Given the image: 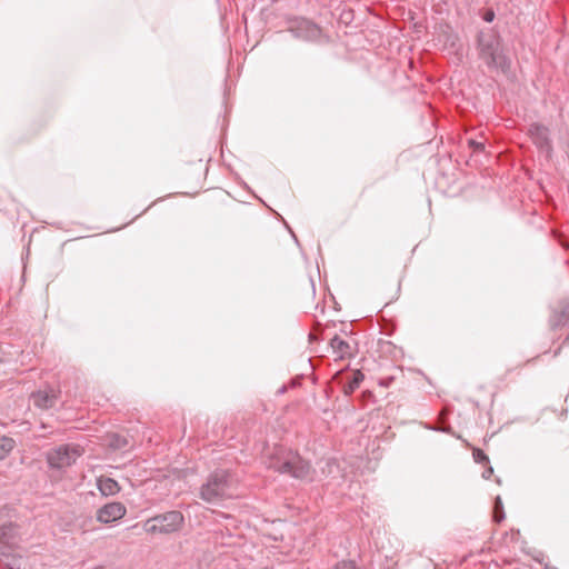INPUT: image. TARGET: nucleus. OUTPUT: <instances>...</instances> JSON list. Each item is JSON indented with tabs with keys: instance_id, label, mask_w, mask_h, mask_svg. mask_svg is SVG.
<instances>
[{
	"instance_id": "f257e3e1",
	"label": "nucleus",
	"mask_w": 569,
	"mask_h": 569,
	"mask_svg": "<svg viewBox=\"0 0 569 569\" xmlns=\"http://www.w3.org/2000/svg\"><path fill=\"white\" fill-rule=\"evenodd\" d=\"M238 479L227 470L213 472L208 481L201 487L200 496L203 500L212 502L223 498L236 496Z\"/></svg>"
},
{
	"instance_id": "f03ea898",
	"label": "nucleus",
	"mask_w": 569,
	"mask_h": 569,
	"mask_svg": "<svg viewBox=\"0 0 569 569\" xmlns=\"http://www.w3.org/2000/svg\"><path fill=\"white\" fill-rule=\"evenodd\" d=\"M270 467L299 479H305L310 475V465L293 452H282L281 457L270 462Z\"/></svg>"
},
{
	"instance_id": "7ed1b4c3",
	"label": "nucleus",
	"mask_w": 569,
	"mask_h": 569,
	"mask_svg": "<svg viewBox=\"0 0 569 569\" xmlns=\"http://www.w3.org/2000/svg\"><path fill=\"white\" fill-rule=\"evenodd\" d=\"M83 452L80 445L59 446L47 453V462L52 469L63 470L71 467Z\"/></svg>"
},
{
	"instance_id": "20e7f679",
	"label": "nucleus",
	"mask_w": 569,
	"mask_h": 569,
	"mask_svg": "<svg viewBox=\"0 0 569 569\" xmlns=\"http://www.w3.org/2000/svg\"><path fill=\"white\" fill-rule=\"evenodd\" d=\"M184 518L179 511H169L146 521L144 530L148 533H172L180 530Z\"/></svg>"
},
{
	"instance_id": "39448f33",
	"label": "nucleus",
	"mask_w": 569,
	"mask_h": 569,
	"mask_svg": "<svg viewBox=\"0 0 569 569\" xmlns=\"http://www.w3.org/2000/svg\"><path fill=\"white\" fill-rule=\"evenodd\" d=\"M481 54L489 66L505 70L508 67L507 58L502 52L499 40H493L491 43H485L480 39Z\"/></svg>"
},
{
	"instance_id": "423d86ee",
	"label": "nucleus",
	"mask_w": 569,
	"mask_h": 569,
	"mask_svg": "<svg viewBox=\"0 0 569 569\" xmlns=\"http://www.w3.org/2000/svg\"><path fill=\"white\" fill-rule=\"evenodd\" d=\"M127 513V508L123 503L112 501L100 507L96 512L97 521L102 525H111L121 520Z\"/></svg>"
},
{
	"instance_id": "0eeeda50",
	"label": "nucleus",
	"mask_w": 569,
	"mask_h": 569,
	"mask_svg": "<svg viewBox=\"0 0 569 569\" xmlns=\"http://www.w3.org/2000/svg\"><path fill=\"white\" fill-rule=\"evenodd\" d=\"M529 136L537 148L549 157L551 153V143L549 141L548 129L541 124L533 123L529 128Z\"/></svg>"
},
{
	"instance_id": "6e6552de",
	"label": "nucleus",
	"mask_w": 569,
	"mask_h": 569,
	"mask_svg": "<svg viewBox=\"0 0 569 569\" xmlns=\"http://www.w3.org/2000/svg\"><path fill=\"white\" fill-rule=\"evenodd\" d=\"M59 397V391L52 388H46L32 393L31 398L38 408L49 409L54 406Z\"/></svg>"
},
{
	"instance_id": "1a4fd4ad",
	"label": "nucleus",
	"mask_w": 569,
	"mask_h": 569,
	"mask_svg": "<svg viewBox=\"0 0 569 569\" xmlns=\"http://www.w3.org/2000/svg\"><path fill=\"white\" fill-rule=\"evenodd\" d=\"M97 488L104 497L116 496L121 490L120 485L114 479L104 476L97 478Z\"/></svg>"
},
{
	"instance_id": "9d476101",
	"label": "nucleus",
	"mask_w": 569,
	"mask_h": 569,
	"mask_svg": "<svg viewBox=\"0 0 569 569\" xmlns=\"http://www.w3.org/2000/svg\"><path fill=\"white\" fill-rule=\"evenodd\" d=\"M331 348L337 353V356L341 359L351 355V348L348 342H346L340 337H335L330 342Z\"/></svg>"
},
{
	"instance_id": "9b49d317",
	"label": "nucleus",
	"mask_w": 569,
	"mask_h": 569,
	"mask_svg": "<svg viewBox=\"0 0 569 569\" xmlns=\"http://www.w3.org/2000/svg\"><path fill=\"white\" fill-rule=\"evenodd\" d=\"M16 441L11 437L1 436L0 437V460L6 459L14 449Z\"/></svg>"
},
{
	"instance_id": "f8f14e48",
	"label": "nucleus",
	"mask_w": 569,
	"mask_h": 569,
	"mask_svg": "<svg viewBox=\"0 0 569 569\" xmlns=\"http://www.w3.org/2000/svg\"><path fill=\"white\" fill-rule=\"evenodd\" d=\"M472 457H473V460L477 462V463H480V465H488L489 463V459L488 457L485 455V452L480 449H473L472 451Z\"/></svg>"
},
{
	"instance_id": "ddd939ff",
	"label": "nucleus",
	"mask_w": 569,
	"mask_h": 569,
	"mask_svg": "<svg viewBox=\"0 0 569 569\" xmlns=\"http://www.w3.org/2000/svg\"><path fill=\"white\" fill-rule=\"evenodd\" d=\"M362 380H363V373L361 371H356L353 373V379L349 386L350 391H353L356 388H358V386L360 385V382Z\"/></svg>"
},
{
	"instance_id": "4468645a",
	"label": "nucleus",
	"mask_w": 569,
	"mask_h": 569,
	"mask_svg": "<svg viewBox=\"0 0 569 569\" xmlns=\"http://www.w3.org/2000/svg\"><path fill=\"white\" fill-rule=\"evenodd\" d=\"M468 146L470 149H472L473 152H483V142H479L476 140H469Z\"/></svg>"
},
{
	"instance_id": "2eb2a0df",
	"label": "nucleus",
	"mask_w": 569,
	"mask_h": 569,
	"mask_svg": "<svg viewBox=\"0 0 569 569\" xmlns=\"http://www.w3.org/2000/svg\"><path fill=\"white\" fill-rule=\"evenodd\" d=\"M333 569H357L352 561H341Z\"/></svg>"
},
{
	"instance_id": "dca6fc26",
	"label": "nucleus",
	"mask_w": 569,
	"mask_h": 569,
	"mask_svg": "<svg viewBox=\"0 0 569 569\" xmlns=\"http://www.w3.org/2000/svg\"><path fill=\"white\" fill-rule=\"evenodd\" d=\"M495 19V12L492 10H487L483 14V20L486 22H492Z\"/></svg>"
},
{
	"instance_id": "f3484780",
	"label": "nucleus",
	"mask_w": 569,
	"mask_h": 569,
	"mask_svg": "<svg viewBox=\"0 0 569 569\" xmlns=\"http://www.w3.org/2000/svg\"><path fill=\"white\" fill-rule=\"evenodd\" d=\"M493 470L491 467H488L483 472H482V477L486 478V479H489L490 476L492 475Z\"/></svg>"
},
{
	"instance_id": "a211bd4d",
	"label": "nucleus",
	"mask_w": 569,
	"mask_h": 569,
	"mask_svg": "<svg viewBox=\"0 0 569 569\" xmlns=\"http://www.w3.org/2000/svg\"><path fill=\"white\" fill-rule=\"evenodd\" d=\"M6 530H7V528H6V527L0 528V541H1V540H2V538L4 537V535H6Z\"/></svg>"
},
{
	"instance_id": "6ab92c4d",
	"label": "nucleus",
	"mask_w": 569,
	"mask_h": 569,
	"mask_svg": "<svg viewBox=\"0 0 569 569\" xmlns=\"http://www.w3.org/2000/svg\"><path fill=\"white\" fill-rule=\"evenodd\" d=\"M495 518H496L498 521H500V517L498 516V513H497V512H496V515H495Z\"/></svg>"
},
{
	"instance_id": "aec40b11",
	"label": "nucleus",
	"mask_w": 569,
	"mask_h": 569,
	"mask_svg": "<svg viewBox=\"0 0 569 569\" xmlns=\"http://www.w3.org/2000/svg\"><path fill=\"white\" fill-rule=\"evenodd\" d=\"M93 569H104V568H103V567H96V568H93Z\"/></svg>"
}]
</instances>
